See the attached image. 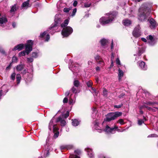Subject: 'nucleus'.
<instances>
[{
	"label": "nucleus",
	"mask_w": 158,
	"mask_h": 158,
	"mask_svg": "<svg viewBox=\"0 0 158 158\" xmlns=\"http://www.w3.org/2000/svg\"><path fill=\"white\" fill-rule=\"evenodd\" d=\"M27 43L25 45V51L24 50L19 53V55L20 56H25L26 53L28 55L32 51L33 44V41L31 40H28L27 41Z\"/></svg>",
	"instance_id": "obj_1"
},
{
	"label": "nucleus",
	"mask_w": 158,
	"mask_h": 158,
	"mask_svg": "<svg viewBox=\"0 0 158 158\" xmlns=\"http://www.w3.org/2000/svg\"><path fill=\"white\" fill-rule=\"evenodd\" d=\"M122 113L119 112L110 113L106 115V118L104 119L103 123L106 121L109 122L114 120L122 115Z\"/></svg>",
	"instance_id": "obj_2"
},
{
	"label": "nucleus",
	"mask_w": 158,
	"mask_h": 158,
	"mask_svg": "<svg viewBox=\"0 0 158 158\" xmlns=\"http://www.w3.org/2000/svg\"><path fill=\"white\" fill-rule=\"evenodd\" d=\"M108 15H109L108 19H106L105 17H102L100 19L99 22L102 25H105L111 23L116 17V15L114 14H110L108 13Z\"/></svg>",
	"instance_id": "obj_3"
},
{
	"label": "nucleus",
	"mask_w": 158,
	"mask_h": 158,
	"mask_svg": "<svg viewBox=\"0 0 158 158\" xmlns=\"http://www.w3.org/2000/svg\"><path fill=\"white\" fill-rule=\"evenodd\" d=\"M149 14V13L146 9H143L142 7H141L139 10L138 19L141 21H143L148 17Z\"/></svg>",
	"instance_id": "obj_4"
},
{
	"label": "nucleus",
	"mask_w": 158,
	"mask_h": 158,
	"mask_svg": "<svg viewBox=\"0 0 158 158\" xmlns=\"http://www.w3.org/2000/svg\"><path fill=\"white\" fill-rule=\"evenodd\" d=\"M73 31V29L70 27H67L64 28L61 32L62 35L64 37H67L71 34Z\"/></svg>",
	"instance_id": "obj_5"
},
{
	"label": "nucleus",
	"mask_w": 158,
	"mask_h": 158,
	"mask_svg": "<svg viewBox=\"0 0 158 158\" xmlns=\"http://www.w3.org/2000/svg\"><path fill=\"white\" fill-rule=\"evenodd\" d=\"M118 128V127L116 126L114 127L110 128L107 125L104 130L107 134H114L115 132L116 129Z\"/></svg>",
	"instance_id": "obj_6"
},
{
	"label": "nucleus",
	"mask_w": 158,
	"mask_h": 158,
	"mask_svg": "<svg viewBox=\"0 0 158 158\" xmlns=\"http://www.w3.org/2000/svg\"><path fill=\"white\" fill-rule=\"evenodd\" d=\"M95 59L99 65L101 67H102L104 65L105 63L103 59L99 56L98 55L96 56L95 57Z\"/></svg>",
	"instance_id": "obj_7"
},
{
	"label": "nucleus",
	"mask_w": 158,
	"mask_h": 158,
	"mask_svg": "<svg viewBox=\"0 0 158 158\" xmlns=\"http://www.w3.org/2000/svg\"><path fill=\"white\" fill-rule=\"evenodd\" d=\"M140 27L139 25L135 27L133 32V35L135 37H138L141 35Z\"/></svg>",
	"instance_id": "obj_8"
},
{
	"label": "nucleus",
	"mask_w": 158,
	"mask_h": 158,
	"mask_svg": "<svg viewBox=\"0 0 158 158\" xmlns=\"http://www.w3.org/2000/svg\"><path fill=\"white\" fill-rule=\"evenodd\" d=\"M57 15L55 16V23L54 24H52L50 28H49L50 30L54 29V28H56V27L59 25L60 23V19L59 18H57Z\"/></svg>",
	"instance_id": "obj_9"
},
{
	"label": "nucleus",
	"mask_w": 158,
	"mask_h": 158,
	"mask_svg": "<svg viewBox=\"0 0 158 158\" xmlns=\"http://www.w3.org/2000/svg\"><path fill=\"white\" fill-rule=\"evenodd\" d=\"M147 39L148 41V43L150 45H153L156 42V40L151 35H149L147 37Z\"/></svg>",
	"instance_id": "obj_10"
},
{
	"label": "nucleus",
	"mask_w": 158,
	"mask_h": 158,
	"mask_svg": "<svg viewBox=\"0 0 158 158\" xmlns=\"http://www.w3.org/2000/svg\"><path fill=\"white\" fill-rule=\"evenodd\" d=\"M45 36H46L45 40L46 41H48L50 39V36L49 35L47 34V31H45L42 33L41 34L40 37L41 38H43Z\"/></svg>",
	"instance_id": "obj_11"
},
{
	"label": "nucleus",
	"mask_w": 158,
	"mask_h": 158,
	"mask_svg": "<svg viewBox=\"0 0 158 158\" xmlns=\"http://www.w3.org/2000/svg\"><path fill=\"white\" fill-rule=\"evenodd\" d=\"M148 21L150 24V27L151 28H154L157 26V24L156 23V21L152 18H151L150 19L148 20Z\"/></svg>",
	"instance_id": "obj_12"
},
{
	"label": "nucleus",
	"mask_w": 158,
	"mask_h": 158,
	"mask_svg": "<svg viewBox=\"0 0 158 158\" xmlns=\"http://www.w3.org/2000/svg\"><path fill=\"white\" fill-rule=\"evenodd\" d=\"M7 22V20L5 16L0 18V26L3 27Z\"/></svg>",
	"instance_id": "obj_13"
},
{
	"label": "nucleus",
	"mask_w": 158,
	"mask_h": 158,
	"mask_svg": "<svg viewBox=\"0 0 158 158\" xmlns=\"http://www.w3.org/2000/svg\"><path fill=\"white\" fill-rule=\"evenodd\" d=\"M24 44H20L16 46H15L12 49L13 51H15L18 50L19 51H20L23 49L24 47Z\"/></svg>",
	"instance_id": "obj_14"
},
{
	"label": "nucleus",
	"mask_w": 158,
	"mask_h": 158,
	"mask_svg": "<svg viewBox=\"0 0 158 158\" xmlns=\"http://www.w3.org/2000/svg\"><path fill=\"white\" fill-rule=\"evenodd\" d=\"M75 155H70L69 158H80V157L76 155H79L81 153V151L80 150H77L75 151Z\"/></svg>",
	"instance_id": "obj_15"
},
{
	"label": "nucleus",
	"mask_w": 158,
	"mask_h": 158,
	"mask_svg": "<svg viewBox=\"0 0 158 158\" xmlns=\"http://www.w3.org/2000/svg\"><path fill=\"white\" fill-rule=\"evenodd\" d=\"M31 5L29 3V0L23 2L22 5L21 7L23 8L27 9L28 7H30Z\"/></svg>",
	"instance_id": "obj_16"
},
{
	"label": "nucleus",
	"mask_w": 158,
	"mask_h": 158,
	"mask_svg": "<svg viewBox=\"0 0 158 158\" xmlns=\"http://www.w3.org/2000/svg\"><path fill=\"white\" fill-rule=\"evenodd\" d=\"M57 122H60L61 125L62 126H64L66 124V122L65 120L62 119L60 117H59L56 120Z\"/></svg>",
	"instance_id": "obj_17"
},
{
	"label": "nucleus",
	"mask_w": 158,
	"mask_h": 158,
	"mask_svg": "<svg viewBox=\"0 0 158 158\" xmlns=\"http://www.w3.org/2000/svg\"><path fill=\"white\" fill-rule=\"evenodd\" d=\"M19 6L18 5L15 4L11 7V9L10 10V13H14L17 10Z\"/></svg>",
	"instance_id": "obj_18"
},
{
	"label": "nucleus",
	"mask_w": 158,
	"mask_h": 158,
	"mask_svg": "<svg viewBox=\"0 0 158 158\" xmlns=\"http://www.w3.org/2000/svg\"><path fill=\"white\" fill-rule=\"evenodd\" d=\"M139 66L143 70H146L147 69V66L145 65V63L143 61H141L139 63Z\"/></svg>",
	"instance_id": "obj_19"
},
{
	"label": "nucleus",
	"mask_w": 158,
	"mask_h": 158,
	"mask_svg": "<svg viewBox=\"0 0 158 158\" xmlns=\"http://www.w3.org/2000/svg\"><path fill=\"white\" fill-rule=\"evenodd\" d=\"M88 154L90 158H92L94 156V154L91 149L88 148L87 149Z\"/></svg>",
	"instance_id": "obj_20"
},
{
	"label": "nucleus",
	"mask_w": 158,
	"mask_h": 158,
	"mask_svg": "<svg viewBox=\"0 0 158 158\" xmlns=\"http://www.w3.org/2000/svg\"><path fill=\"white\" fill-rule=\"evenodd\" d=\"M123 25L125 26H128L130 25L131 23V21L129 19H125L123 21Z\"/></svg>",
	"instance_id": "obj_21"
},
{
	"label": "nucleus",
	"mask_w": 158,
	"mask_h": 158,
	"mask_svg": "<svg viewBox=\"0 0 158 158\" xmlns=\"http://www.w3.org/2000/svg\"><path fill=\"white\" fill-rule=\"evenodd\" d=\"M118 79L120 81L121 80L122 77H123V72L120 69H118Z\"/></svg>",
	"instance_id": "obj_22"
},
{
	"label": "nucleus",
	"mask_w": 158,
	"mask_h": 158,
	"mask_svg": "<svg viewBox=\"0 0 158 158\" xmlns=\"http://www.w3.org/2000/svg\"><path fill=\"white\" fill-rule=\"evenodd\" d=\"M72 124L73 126H78L79 123V121L77 119H72Z\"/></svg>",
	"instance_id": "obj_23"
},
{
	"label": "nucleus",
	"mask_w": 158,
	"mask_h": 158,
	"mask_svg": "<svg viewBox=\"0 0 158 158\" xmlns=\"http://www.w3.org/2000/svg\"><path fill=\"white\" fill-rule=\"evenodd\" d=\"M24 68V65L23 64H20L18 65L16 67V69L18 71L22 70Z\"/></svg>",
	"instance_id": "obj_24"
},
{
	"label": "nucleus",
	"mask_w": 158,
	"mask_h": 158,
	"mask_svg": "<svg viewBox=\"0 0 158 158\" xmlns=\"http://www.w3.org/2000/svg\"><path fill=\"white\" fill-rule=\"evenodd\" d=\"M100 42L102 45L103 46H104L106 45L108 43V41L105 39H103L101 40Z\"/></svg>",
	"instance_id": "obj_25"
},
{
	"label": "nucleus",
	"mask_w": 158,
	"mask_h": 158,
	"mask_svg": "<svg viewBox=\"0 0 158 158\" xmlns=\"http://www.w3.org/2000/svg\"><path fill=\"white\" fill-rule=\"evenodd\" d=\"M69 22V20L68 19H66L64 20V22L61 24V27H64L67 26Z\"/></svg>",
	"instance_id": "obj_26"
},
{
	"label": "nucleus",
	"mask_w": 158,
	"mask_h": 158,
	"mask_svg": "<svg viewBox=\"0 0 158 158\" xmlns=\"http://www.w3.org/2000/svg\"><path fill=\"white\" fill-rule=\"evenodd\" d=\"M21 77L20 74H18L16 76L17 81V84H19L20 82Z\"/></svg>",
	"instance_id": "obj_27"
},
{
	"label": "nucleus",
	"mask_w": 158,
	"mask_h": 158,
	"mask_svg": "<svg viewBox=\"0 0 158 158\" xmlns=\"http://www.w3.org/2000/svg\"><path fill=\"white\" fill-rule=\"evenodd\" d=\"M84 7H90L91 5V2L89 1L87 2H86L84 4Z\"/></svg>",
	"instance_id": "obj_28"
},
{
	"label": "nucleus",
	"mask_w": 158,
	"mask_h": 158,
	"mask_svg": "<svg viewBox=\"0 0 158 158\" xmlns=\"http://www.w3.org/2000/svg\"><path fill=\"white\" fill-rule=\"evenodd\" d=\"M53 128L54 132L58 131V128L57 127L56 125H54L53 126Z\"/></svg>",
	"instance_id": "obj_29"
},
{
	"label": "nucleus",
	"mask_w": 158,
	"mask_h": 158,
	"mask_svg": "<svg viewBox=\"0 0 158 158\" xmlns=\"http://www.w3.org/2000/svg\"><path fill=\"white\" fill-rule=\"evenodd\" d=\"M91 89L90 90L91 92L93 93H94L95 95H97V91H96L95 89L92 87H91Z\"/></svg>",
	"instance_id": "obj_30"
},
{
	"label": "nucleus",
	"mask_w": 158,
	"mask_h": 158,
	"mask_svg": "<svg viewBox=\"0 0 158 158\" xmlns=\"http://www.w3.org/2000/svg\"><path fill=\"white\" fill-rule=\"evenodd\" d=\"M75 101L73 99L71 98V97H70L69 98V104H73L75 103Z\"/></svg>",
	"instance_id": "obj_31"
},
{
	"label": "nucleus",
	"mask_w": 158,
	"mask_h": 158,
	"mask_svg": "<svg viewBox=\"0 0 158 158\" xmlns=\"http://www.w3.org/2000/svg\"><path fill=\"white\" fill-rule=\"evenodd\" d=\"M79 84V82L78 80H75L74 82V85L76 87H78Z\"/></svg>",
	"instance_id": "obj_32"
},
{
	"label": "nucleus",
	"mask_w": 158,
	"mask_h": 158,
	"mask_svg": "<svg viewBox=\"0 0 158 158\" xmlns=\"http://www.w3.org/2000/svg\"><path fill=\"white\" fill-rule=\"evenodd\" d=\"M53 120L52 119L50 121L49 123V129L50 130H51L52 126L53 124Z\"/></svg>",
	"instance_id": "obj_33"
},
{
	"label": "nucleus",
	"mask_w": 158,
	"mask_h": 158,
	"mask_svg": "<svg viewBox=\"0 0 158 158\" xmlns=\"http://www.w3.org/2000/svg\"><path fill=\"white\" fill-rule=\"evenodd\" d=\"M69 115V112L68 111H67L66 113L64 114L63 115V117L64 118H67Z\"/></svg>",
	"instance_id": "obj_34"
},
{
	"label": "nucleus",
	"mask_w": 158,
	"mask_h": 158,
	"mask_svg": "<svg viewBox=\"0 0 158 158\" xmlns=\"http://www.w3.org/2000/svg\"><path fill=\"white\" fill-rule=\"evenodd\" d=\"M144 120L145 121L146 119L144 118L143 120H139L138 121V123L139 125H141L143 123H144Z\"/></svg>",
	"instance_id": "obj_35"
},
{
	"label": "nucleus",
	"mask_w": 158,
	"mask_h": 158,
	"mask_svg": "<svg viewBox=\"0 0 158 158\" xmlns=\"http://www.w3.org/2000/svg\"><path fill=\"white\" fill-rule=\"evenodd\" d=\"M17 60L18 59L17 57L14 56L12 57V62L14 63L17 62Z\"/></svg>",
	"instance_id": "obj_36"
},
{
	"label": "nucleus",
	"mask_w": 158,
	"mask_h": 158,
	"mask_svg": "<svg viewBox=\"0 0 158 158\" xmlns=\"http://www.w3.org/2000/svg\"><path fill=\"white\" fill-rule=\"evenodd\" d=\"M93 83L91 81H89L87 83V86L89 87H91Z\"/></svg>",
	"instance_id": "obj_37"
},
{
	"label": "nucleus",
	"mask_w": 158,
	"mask_h": 158,
	"mask_svg": "<svg viewBox=\"0 0 158 158\" xmlns=\"http://www.w3.org/2000/svg\"><path fill=\"white\" fill-rule=\"evenodd\" d=\"M15 75L16 74L15 73L12 74L11 75L10 78L12 80H14L15 79Z\"/></svg>",
	"instance_id": "obj_38"
},
{
	"label": "nucleus",
	"mask_w": 158,
	"mask_h": 158,
	"mask_svg": "<svg viewBox=\"0 0 158 158\" xmlns=\"http://www.w3.org/2000/svg\"><path fill=\"white\" fill-rule=\"evenodd\" d=\"M158 137V136L155 134H152L148 135V137Z\"/></svg>",
	"instance_id": "obj_39"
},
{
	"label": "nucleus",
	"mask_w": 158,
	"mask_h": 158,
	"mask_svg": "<svg viewBox=\"0 0 158 158\" xmlns=\"http://www.w3.org/2000/svg\"><path fill=\"white\" fill-rule=\"evenodd\" d=\"M118 122L121 125H123L124 124V121H123V119H119L118 121Z\"/></svg>",
	"instance_id": "obj_40"
},
{
	"label": "nucleus",
	"mask_w": 158,
	"mask_h": 158,
	"mask_svg": "<svg viewBox=\"0 0 158 158\" xmlns=\"http://www.w3.org/2000/svg\"><path fill=\"white\" fill-rule=\"evenodd\" d=\"M32 56L33 57L36 58L38 56L37 53L36 52H33L32 54Z\"/></svg>",
	"instance_id": "obj_41"
},
{
	"label": "nucleus",
	"mask_w": 158,
	"mask_h": 158,
	"mask_svg": "<svg viewBox=\"0 0 158 158\" xmlns=\"http://www.w3.org/2000/svg\"><path fill=\"white\" fill-rule=\"evenodd\" d=\"M156 103L154 102H148L146 103H145V104L148 105H151L154 104Z\"/></svg>",
	"instance_id": "obj_42"
},
{
	"label": "nucleus",
	"mask_w": 158,
	"mask_h": 158,
	"mask_svg": "<svg viewBox=\"0 0 158 158\" xmlns=\"http://www.w3.org/2000/svg\"><path fill=\"white\" fill-rule=\"evenodd\" d=\"M93 114H95L97 112V110L96 108L95 107H94L92 108Z\"/></svg>",
	"instance_id": "obj_43"
},
{
	"label": "nucleus",
	"mask_w": 158,
	"mask_h": 158,
	"mask_svg": "<svg viewBox=\"0 0 158 158\" xmlns=\"http://www.w3.org/2000/svg\"><path fill=\"white\" fill-rule=\"evenodd\" d=\"M70 8H65L64 9V11L65 12H68L71 10Z\"/></svg>",
	"instance_id": "obj_44"
},
{
	"label": "nucleus",
	"mask_w": 158,
	"mask_h": 158,
	"mask_svg": "<svg viewBox=\"0 0 158 158\" xmlns=\"http://www.w3.org/2000/svg\"><path fill=\"white\" fill-rule=\"evenodd\" d=\"M54 133V137L55 138H57L59 135V132L58 131H57V132H55Z\"/></svg>",
	"instance_id": "obj_45"
},
{
	"label": "nucleus",
	"mask_w": 158,
	"mask_h": 158,
	"mask_svg": "<svg viewBox=\"0 0 158 158\" xmlns=\"http://www.w3.org/2000/svg\"><path fill=\"white\" fill-rule=\"evenodd\" d=\"M147 108V109H150V108L149 107H148V106H147L145 105H144L143 106H141V107H140V109H141L142 108Z\"/></svg>",
	"instance_id": "obj_46"
},
{
	"label": "nucleus",
	"mask_w": 158,
	"mask_h": 158,
	"mask_svg": "<svg viewBox=\"0 0 158 158\" xmlns=\"http://www.w3.org/2000/svg\"><path fill=\"white\" fill-rule=\"evenodd\" d=\"M27 61L29 62H31L33 61V59L32 58H27Z\"/></svg>",
	"instance_id": "obj_47"
},
{
	"label": "nucleus",
	"mask_w": 158,
	"mask_h": 158,
	"mask_svg": "<svg viewBox=\"0 0 158 158\" xmlns=\"http://www.w3.org/2000/svg\"><path fill=\"white\" fill-rule=\"evenodd\" d=\"M76 90V88L74 87H73L71 89V90H72V92L75 93H77Z\"/></svg>",
	"instance_id": "obj_48"
},
{
	"label": "nucleus",
	"mask_w": 158,
	"mask_h": 158,
	"mask_svg": "<svg viewBox=\"0 0 158 158\" xmlns=\"http://www.w3.org/2000/svg\"><path fill=\"white\" fill-rule=\"evenodd\" d=\"M68 101V98L66 97H65L63 100V102L64 103H66Z\"/></svg>",
	"instance_id": "obj_49"
},
{
	"label": "nucleus",
	"mask_w": 158,
	"mask_h": 158,
	"mask_svg": "<svg viewBox=\"0 0 158 158\" xmlns=\"http://www.w3.org/2000/svg\"><path fill=\"white\" fill-rule=\"evenodd\" d=\"M76 11H77L76 9L75 8L74 9H73V12H72V16H74L75 15V13L76 12Z\"/></svg>",
	"instance_id": "obj_50"
},
{
	"label": "nucleus",
	"mask_w": 158,
	"mask_h": 158,
	"mask_svg": "<svg viewBox=\"0 0 158 158\" xmlns=\"http://www.w3.org/2000/svg\"><path fill=\"white\" fill-rule=\"evenodd\" d=\"M103 93L104 96L106 95L107 94V91L105 89H104L103 91Z\"/></svg>",
	"instance_id": "obj_51"
},
{
	"label": "nucleus",
	"mask_w": 158,
	"mask_h": 158,
	"mask_svg": "<svg viewBox=\"0 0 158 158\" xmlns=\"http://www.w3.org/2000/svg\"><path fill=\"white\" fill-rule=\"evenodd\" d=\"M116 64H118V65L120 64V61L118 58H117L116 60Z\"/></svg>",
	"instance_id": "obj_52"
},
{
	"label": "nucleus",
	"mask_w": 158,
	"mask_h": 158,
	"mask_svg": "<svg viewBox=\"0 0 158 158\" xmlns=\"http://www.w3.org/2000/svg\"><path fill=\"white\" fill-rule=\"evenodd\" d=\"M122 106V104L119 105H115L114 106V107L115 108H121Z\"/></svg>",
	"instance_id": "obj_53"
},
{
	"label": "nucleus",
	"mask_w": 158,
	"mask_h": 158,
	"mask_svg": "<svg viewBox=\"0 0 158 158\" xmlns=\"http://www.w3.org/2000/svg\"><path fill=\"white\" fill-rule=\"evenodd\" d=\"M98 123H96L94 124V127L96 130H99V128L97 127V126H98Z\"/></svg>",
	"instance_id": "obj_54"
},
{
	"label": "nucleus",
	"mask_w": 158,
	"mask_h": 158,
	"mask_svg": "<svg viewBox=\"0 0 158 158\" xmlns=\"http://www.w3.org/2000/svg\"><path fill=\"white\" fill-rule=\"evenodd\" d=\"M77 1H75L74 2L73 4V6H76L77 5Z\"/></svg>",
	"instance_id": "obj_55"
},
{
	"label": "nucleus",
	"mask_w": 158,
	"mask_h": 158,
	"mask_svg": "<svg viewBox=\"0 0 158 158\" xmlns=\"http://www.w3.org/2000/svg\"><path fill=\"white\" fill-rule=\"evenodd\" d=\"M116 129L117 130V131L118 132H123L125 130V129H118V128Z\"/></svg>",
	"instance_id": "obj_56"
},
{
	"label": "nucleus",
	"mask_w": 158,
	"mask_h": 158,
	"mask_svg": "<svg viewBox=\"0 0 158 158\" xmlns=\"http://www.w3.org/2000/svg\"><path fill=\"white\" fill-rule=\"evenodd\" d=\"M69 94H70V93L69 92L67 91L65 93V95L66 96H67L69 95Z\"/></svg>",
	"instance_id": "obj_57"
},
{
	"label": "nucleus",
	"mask_w": 158,
	"mask_h": 158,
	"mask_svg": "<svg viewBox=\"0 0 158 158\" xmlns=\"http://www.w3.org/2000/svg\"><path fill=\"white\" fill-rule=\"evenodd\" d=\"M113 41L112 40V42H111V49L112 50L113 49Z\"/></svg>",
	"instance_id": "obj_58"
},
{
	"label": "nucleus",
	"mask_w": 158,
	"mask_h": 158,
	"mask_svg": "<svg viewBox=\"0 0 158 158\" xmlns=\"http://www.w3.org/2000/svg\"><path fill=\"white\" fill-rule=\"evenodd\" d=\"M141 40L143 41L144 42H146L147 41V40L144 38H141Z\"/></svg>",
	"instance_id": "obj_59"
},
{
	"label": "nucleus",
	"mask_w": 158,
	"mask_h": 158,
	"mask_svg": "<svg viewBox=\"0 0 158 158\" xmlns=\"http://www.w3.org/2000/svg\"><path fill=\"white\" fill-rule=\"evenodd\" d=\"M66 148V147L65 146H62L60 147V148L61 149H64Z\"/></svg>",
	"instance_id": "obj_60"
},
{
	"label": "nucleus",
	"mask_w": 158,
	"mask_h": 158,
	"mask_svg": "<svg viewBox=\"0 0 158 158\" xmlns=\"http://www.w3.org/2000/svg\"><path fill=\"white\" fill-rule=\"evenodd\" d=\"M10 69V65H9V66H7L6 68V69L7 70H9Z\"/></svg>",
	"instance_id": "obj_61"
},
{
	"label": "nucleus",
	"mask_w": 158,
	"mask_h": 158,
	"mask_svg": "<svg viewBox=\"0 0 158 158\" xmlns=\"http://www.w3.org/2000/svg\"><path fill=\"white\" fill-rule=\"evenodd\" d=\"M114 54L113 53H112L111 56V60H112L113 59H114Z\"/></svg>",
	"instance_id": "obj_62"
},
{
	"label": "nucleus",
	"mask_w": 158,
	"mask_h": 158,
	"mask_svg": "<svg viewBox=\"0 0 158 158\" xmlns=\"http://www.w3.org/2000/svg\"><path fill=\"white\" fill-rule=\"evenodd\" d=\"M96 71H99L100 70V68L98 66H97L96 68Z\"/></svg>",
	"instance_id": "obj_63"
},
{
	"label": "nucleus",
	"mask_w": 158,
	"mask_h": 158,
	"mask_svg": "<svg viewBox=\"0 0 158 158\" xmlns=\"http://www.w3.org/2000/svg\"><path fill=\"white\" fill-rule=\"evenodd\" d=\"M27 72V70L26 69H24L23 71L22 72V73L23 74H25Z\"/></svg>",
	"instance_id": "obj_64"
}]
</instances>
